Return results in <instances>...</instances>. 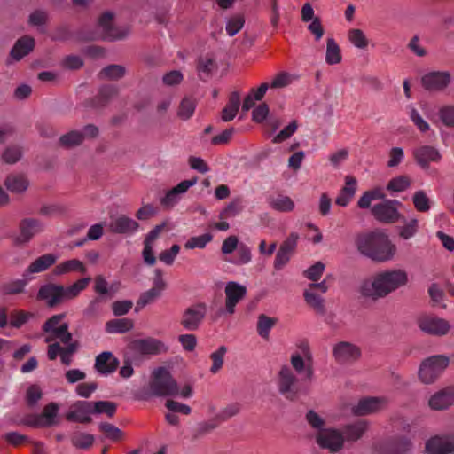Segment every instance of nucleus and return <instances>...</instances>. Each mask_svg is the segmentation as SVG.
I'll list each match as a JSON object with an SVG mask.
<instances>
[{
	"mask_svg": "<svg viewBox=\"0 0 454 454\" xmlns=\"http://www.w3.org/2000/svg\"><path fill=\"white\" fill-rule=\"evenodd\" d=\"M408 281V274L403 270L380 271L372 278L362 281L359 294L365 299L376 301L406 286Z\"/></svg>",
	"mask_w": 454,
	"mask_h": 454,
	"instance_id": "obj_1",
	"label": "nucleus"
},
{
	"mask_svg": "<svg viewBox=\"0 0 454 454\" xmlns=\"http://www.w3.org/2000/svg\"><path fill=\"white\" fill-rule=\"evenodd\" d=\"M355 245L362 255L375 262L389 261L396 251L388 236L379 231L358 233L355 238Z\"/></svg>",
	"mask_w": 454,
	"mask_h": 454,
	"instance_id": "obj_2",
	"label": "nucleus"
},
{
	"mask_svg": "<svg viewBox=\"0 0 454 454\" xmlns=\"http://www.w3.org/2000/svg\"><path fill=\"white\" fill-rule=\"evenodd\" d=\"M90 281V278H83L69 286L53 283L43 285L37 293V299L44 301L48 307L53 308L67 301L75 298Z\"/></svg>",
	"mask_w": 454,
	"mask_h": 454,
	"instance_id": "obj_3",
	"label": "nucleus"
},
{
	"mask_svg": "<svg viewBox=\"0 0 454 454\" xmlns=\"http://www.w3.org/2000/svg\"><path fill=\"white\" fill-rule=\"evenodd\" d=\"M179 395L177 382L165 367H159L153 372L148 390L143 391L139 395L141 400H148L153 396L167 397Z\"/></svg>",
	"mask_w": 454,
	"mask_h": 454,
	"instance_id": "obj_4",
	"label": "nucleus"
},
{
	"mask_svg": "<svg viewBox=\"0 0 454 454\" xmlns=\"http://www.w3.org/2000/svg\"><path fill=\"white\" fill-rule=\"evenodd\" d=\"M278 391L287 401L296 402L301 395L309 393V387L303 386L292 369L285 364L278 373Z\"/></svg>",
	"mask_w": 454,
	"mask_h": 454,
	"instance_id": "obj_5",
	"label": "nucleus"
},
{
	"mask_svg": "<svg viewBox=\"0 0 454 454\" xmlns=\"http://www.w3.org/2000/svg\"><path fill=\"white\" fill-rule=\"evenodd\" d=\"M114 12L110 11L103 12L98 17L97 27L98 28L102 41H121L126 39L130 34L129 27H117L114 25Z\"/></svg>",
	"mask_w": 454,
	"mask_h": 454,
	"instance_id": "obj_6",
	"label": "nucleus"
},
{
	"mask_svg": "<svg viewBox=\"0 0 454 454\" xmlns=\"http://www.w3.org/2000/svg\"><path fill=\"white\" fill-rule=\"evenodd\" d=\"M449 364V357L443 355L432 356L424 359L419 368V380L425 384L434 383Z\"/></svg>",
	"mask_w": 454,
	"mask_h": 454,
	"instance_id": "obj_7",
	"label": "nucleus"
},
{
	"mask_svg": "<svg viewBox=\"0 0 454 454\" xmlns=\"http://www.w3.org/2000/svg\"><path fill=\"white\" fill-rule=\"evenodd\" d=\"M207 307L204 302H197L187 307L182 313L180 325L189 332L197 331L206 318Z\"/></svg>",
	"mask_w": 454,
	"mask_h": 454,
	"instance_id": "obj_8",
	"label": "nucleus"
},
{
	"mask_svg": "<svg viewBox=\"0 0 454 454\" xmlns=\"http://www.w3.org/2000/svg\"><path fill=\"white\" fill-rule=\"evenodd\" d=\"M416 322L419 330L428 335L445 336L451 329L448 320L434 315H421Z\"/></svg>",
	"mask_w": 454,
	"mask_h": 454,
	"instance_id": "obj_9",
	"label": "nucleus"
},
{
	"mask_svg": "<svg viewBox=\"0 0 454 454\" xmlns=\"http://www.w3.org/2000/svg\"><path fill=\"white\" fill-rule=\"evenodd\" d=\"M343 434L340 430L329 427L316 434L315 439L317 445L331 453H337L344 448Z\"/></svg>",
	"mask_w": 454,
	"mask_h": 454,
	"instance_id": "obj_10",
	"label": "nucleus"
},
{
	"mask_svg": "<svg viewBox=\"0 0 454 454\" xmlns=\"http://www.w3.org/2000/svg\"><path fill=\"white\" fill-rule=\"evenodd\" d=\"M362 356L361 348L348 341H340L333 347V356L340 365L355 364Z\"/></svg>",
	"mask_w": 454,
	"mask_h": 454,
	"instance_id": "obj_11",
	"label": "nucleus"
},
{
	"mask_svg": "<svg viewBox=\"0 0 454 454\" xmlns=\"http://www.w3.org/2000/svg\"><path fill=\"white\" fill-rule=\"evenodd\" d=\"M451 82V75L447 71H433L421 77V85L428 92L443 91Z\"/></svg>",
	"mask_w": 454,
	"mask_h": 454,
	"instance_id": "obj_12",
	"label": "nucleus"
},
{
	"mask_svg": "<svg viewBox=\"0 0 454 454\" xmlns=\"http://www.w3.org/2000/svg\"><path fill=\"white\" fill-rule=\"evenodd\" d=\"M401 205L398 200H387L382 203L376 204L372 208L373 216L380 222L392 223L402 218L396 206Z\"/></svg>",
	"mask_w": 454,
	"mask_h": 454,
	"instance_id": "obj_13",
	"label": "nucleus"
},
{
	"mask_svg": "<svg viewBox=\"0 0 454 454\" xmlns=\"http://www.w3.org/2000/svg\"><path fill=\"white\" fill-rule=\"evenodd\" d=\"M19 231L16 243L25 245L43 231V224L36 218H24L19 224Z\"/></svg>",
	"mask_w": 454,
	"mask_h": 454,
	"instance_id": "obj_14",
	"label": "nucleus"
},
{
	"mask_svg": "<svg viewBox=\"0 0 454 454\" xmlns=\"http://www.w3.org/2000/svg\"><path fill=\"white\" fill-rule=\"evenodd\" d=\"M138 228L139 223L125 215L111 216L110 222L107 224V229L110 232L127 236L136 232Z\"/></svg>",
	"mask_w": 454,
	"mask_h": 454,
	"instance_id": "obj_15",
	"label": "nucleus"
},
{
	"mask_svg": "<svg viewBox=\"0 0 454 454\" xmlns=\"http://www.w3.org/2000/svg\"><path fill=\"white\" fill-rule=\"evenodd\" d=\"M224 292L226 311L229 314H233L236 305L246 296L247 287L238 282L229 281L226 283Z\"/></svg>",
	"mask_w": 454,
	"mask_h": 454,
	"instance_id": "obj_16",
	"label": "nucleus"
},
{
	"mask_svg": "<svg viewBox=\"0 0 454 454\" xmlns=\"http://www.w3.org/2000/svg\"><path fill=\"white\" fill-rule=\"evenodd\" d=\"M92 413V402L77 401L71 406L70 411L66 415V419L71 422L90 423L92 421L90 417Z\"/></svg>",
	"mask_w": 454,
	"mask_h": 454,
	"instance_id": "obj_17",
	"label": "nucleus"
},
{
	"mask_svg": "<svg viewBox=\"0 0 454 454\" xmlns=\"http://www.w3.org/2000/svg\"><path fill=\"white\" fill-rule=\"evenodd\" d=\"M416 163L423 169H427L431 162H439L442 155L438 149L431 145H421L413 150Z\"/></svg>",
	"mask_w": 454,
	"mask_h": 454,
	"instance_id": "obj_18",
	"label": "nucleus"
},
{
	"mask_svg": "<svg viewBox=\"0 0 454 454\" xmlns=\"http://www.w3.org/2000/svg\"><path fill=\"white\" fill-rule=\"evenodd\" d=\"M197 181L198 177L182 181L176 186L167 192L165 196L160 199V204L165 208L173 207L178 202L180 195L184 193L190 187L193 186Z\"/></svg>",
	"mask_w": 454,
	"mask_h": 454,
	"instance_id": "obj_19",
	"label": "nucleus"
},
{
	"mask_svg": "<svg viewBox=\"0 0 454 454\" xmlns=\"http://www.w3.org/2000/svg\"><path fill=\"white\" fill-rule=\"evenodd\" d=\"M426 450L429 454H452L454 452V438L450 436H434L426 443Z\"/></svg>",
	"mask_w": 454,
	"mask_h": 454,
	"instance_id": "obj_20",
	"label": "nucleus"
},
{
	"mask_svg": "<svg viewBox=\"0 0 454 454\" xmlns=\"http://www.w3.org/2000/svg\"><path fill=\"white\" fill-rule=\"evenodd\" d=\"M368 428L369 424L364 419H359L343 426L340 432L343 434L344 443H354L357 442L364 436Z\"/></svg>",
	"mask_w": 454,
	"mask_h": 454,
	"instance_id": "obj_21",
	"label": "nucleus"
},
{
	"mask_svg": "<svg viewBox=\"0 0 454 454\" xmlns=\"http://www.w3.org/2000/svg\"><path fill=\"white\" fill-rule=\"evenodd\" d=\"M386 401L380 397H366L361 399L356 405L351 409L353 414L356 416H366L380 411Z\"/></svg>",
	"mask_w": 454,
	"mask_h": 454,
	"instance_id": "obj_22",
	"label": "nucleus"
},
{
	"mask_svg": "<svg viewBox=\"0 0 454 454\" xmlns=\"http://www.w3.org/2000/svg\"><path fill=\"white\" fill-rule=\"evenodd\" d=\"M454 403V387H449L435 393L429 399L428 404L435 411L445 410Z\"/></svg>",
	"mask_w": 454,
	"mask_h": 454,
	"instance_id": "obj_23",
	"label": "nucleus"
},
{
	"mask_svg": "<svg viewBox=\"0 0 454 454\" xmlns=\"http://www.w3.org/2000/svg\"><path fill=\"white\" fill-rule=\"evenodd\" d=\"M119 366V360L110 351H104L97 356L95 360L96 371L103 375L113 373Z\"/></svg>",
	"mask_w": 454,
	"mask_h": 454,
	"instance_id": "obj_24",
	"label": "nucleus"
},
{
	"mask_svg": "<svg viewBox=\"0 0 454 454\" xmlns=\"http://www.w3.org/2000/svg\"><path fill=\"white\" fill-rule=\"evenodd\" d=\"M35 46V39L29 35H24L15 42L10 51V57L15 61H20L32 52Z\"/></svg>",
	"mask_w": 454,
	"mask_h": 454,
	"instance_id": "obj_25",
	"label": "nucleus"
},
{
	"mask_svg": "<svg viewBox=\"0 0 454 454\" xmlns=\"http://www.w3.org/2000/svg\"><path fill=\"white\" fill-rule=\"evenodd\" d=\"M160 341L154 339H140L133 340L129 349L134 354L154 355L159 353Z\"/></svg>",
	"mask_w": 454,
	"mask_h": 454,
	"instance_id": "obj_26",
	"label": "nucleus"
},
{
	"mask_svg": "<svg viewBox=\"0 0 454 454\" xmlns=\"http://www.w3.org/2000/svg\"><path fill=\"white\" fill-rule=\"evenodd\" d=\"M58 256L54 254H44L33 261L25 270V276L31 277L32 274L45 271L55 264Z\"/></svg>",
	"mask_w": 454,
	"mask_h": 454,
	"instance_id": "obj_27",
	"label": "nucleus"
},
{
	"mask_svg": "<svg viewBox=\"0 0 454 454\" xmlns=\"http://www.w3.org/2000/svg\"><path fill=\"white\" fill-rule=\"evenodd\" d=\"M4 185L12 193H22L28 188L29 181L23 174H10L4 180Z\"/></svg>",
	"mask_w": 454,
	"mask_h": 454,
	"instance_id": "obj_28",
	"label": "nucleus"
},
{
	"mask_svg": "<svg viewBox=\"0 0 454 454\" xmlns=\"http://www.w3.org/2000/svg\"><path fill=\"white\" fill-rule=\"evenodd\" d=\"M32 278V277L25 276L24 271L22 278L3 283L0 286L1 292L4 295L22 294L25 291V286Z\"/></svg>",
	"mask_w": 454,
	"mask_h": 454,
	"instance_id": "obj_29",
	"label": "nucleus"
},
{
	"mask_svg": "<svg viewBox=\"0 0 454 454\" xmlns=\"http://www.w3.org/2000/svg\"><path fill=\"white\" fill-rule=\"evenodd\" d=\"M411 441L405 437L391 439L385 443L386 454H406L411 450Z\"/></svg>",
	"mask_w": 454,
	"mask_h": 454,
	"instance_id": "obj_30",
	"label": "nucleus"
},
{
	"mask_svg": "<svg viewBox=\"0 0 454 454\" xmlns=\"http://www.w3.org/2000/svg\"><path fill=\"white\" fill-rule=\"evenodd\" d=\"M59 411V405L56 403H50L47 404L43 411L42 417L45 419V421L42 423L38 419L33 420H27L26 425L30 427L46 426L50 427L54 424V419L56 418Z\"/></svg>",
	"mask_w": 454,
	"mask_h": 454,
	"instance_id": "obj_31",
	"label": "nucleus"
},
{
	"mask_svg": "<svg viewBox=\"0 0 454 454\" xmlns=\"http://www.w3.org/2000/svg\"><path fill=\"white\" fill-rule=\"evenodd\" d=\"M240 106V95L238 91H233L229 97V101L222 111V120L225 122L232 121Z\"/></svg>",
	"mask_w": 454,
	"mask_h": 454,
	"instance_id": "obj_32",
	"label": "nucleus"
},
{
	"mask_svg": "<svg viewBox=\"0 0 454 454\" xmlns=\"http://www.w3.org/2000/svg\"><path fill=\"white\" fill-rule=\"evenodd\" d=\"M303 297L306 303L317 314L321 316L325 314L326 309L325 305V299L322 296L308 288L304 290Z\"/></svg>",
	"mask_w": 454,
	"mask_h": 454,
	"instance_id": "obj_33",
	"label": "nucleus"
},
{
	"mask_svg": "<svg viewBox=\"0 0 454 454\" xmlns=\"http://www.w3.org/2000/svg\"><path fill=\"white\" fill-rule=\"evenodd\" d=\"M269 206L274 210L279 212H290L294 208V203L288 196L278 194V196H270L267 199Z\"/></svg>",
	"mask_w": 454,
	"mask_h": 454,
	"instance_id": "obj_34",
	"label": "nucleus"
},
{
	"mask_svg": "<svg viewBox=\"0 0 454 454\" xmlns=\"http://www.w3.org/2000/svg\"><path fill=\"white\" fill-rule=\"evenodd\" d=\"M134 327V323L129 318L112 319L106 322V331L109 333H125Z\"/></svg>",
	"mask_w": 454,
	"mask_h": 454,
	"instance_id": "obj_35",
	"label": "nucleus"
},
{
	"mask_svg": "<svg viewBox=\"0 0 454 454\" xmlns=\"http://www.w3.org/2000/svg\"><path fill=\"white\" fill-rule=\"evenodd\" d=\"M197 106L196 99L192 96L184 97L178 106L176 115L183 121L189 120L194 114Z\"/></svg>",
	"mask_w": 454,
	"mask_h": 454,
	"instance_id": "obj_36",
	"label": "nucleus"
},
{
	"mask_svg": "<svg viewBox=\"0 0 454 454\" xmlns=\"http://www.w3.org/2000/svg\"><path fill=\"white\" fill-rule=\"evenodd\" d=\"M217 69L218 66L212 56L206 55L199 59L197 70L201 78L202 75H204L206 79L209 78Z\"/></svg>",
	"mask_w": 454,
	"mask_h": 454,
	"instance_id": "obj_37",
	"label": "nucleus"
},
{
	"mask_svg": "<svg viewBox=\"0 0 454 454\" xmlns=\"http://www.w3.org/2000/svg\"><path fill=\"white\" fill-rule=\"evenodd\" d=\"M291 364L297 373L305 372V380H312L314 370L311 364H305L304 359L300 354H294L291 356Z\"/></svg>",
	"mask_w": 454,
	"mask_h": 454,
	"instance_id": "obj_38",
	"label": "nucleus"
},
{
	"mask_svg": "<svg viewBox=\"0 0 454 454\" xmlns=\"http://www.w3.org/2000/svg\"><path fill=\"white\" fill-rule=\"evenodd\" d=\"M84 141V134L79 130H71L62 135L59 143L62 147L72 148L81 145Z\"/></svg>",
	"mask_w": 454,
	"mask_h": 454,
	"instance_id": "obj_39",
	"label": "nucleus"
},
{
	"mask_svg": "<svg viewBox=\"0 0 454 454\" xmlns=\"http://www.w3.org/2000/svg\"><path fill=\"white\" fill-rule=\"evenodd\" d=\"M53 271L55 275H63L71 271L85 273L86 268L80 260L72 259L59 263L54 268Z\"/></svg>",
	"mask_w": 454,
	"mask_h": 454,
	"instance_id": "obj_40",
	"label": "nucleus"
},
{
	"mask_svg": "<svg viewBox=\"0 0 454 454\" xmlns=\"http://www.w3.org/2000/svg\"><path fill=\"white\" fill-rule=\"evenodd\" d=\"M340 48L333 38L326 42L325 61L328 65L339 64L341 61Z\"/></svg>",
	"mask_w": 454,
	"mask_h": 454,
	"instance_id": "obj_41",
	"label": "nucleus"
},
{
	"mask_svg": "<svg viewBox=\"0 0 454 454\" xmlns=\"http://www.w3.org/2000/svg\"><path fill=\"white\" fill-rule=\"evenodd\" d=\"M94 442V435L88 433L76 432L71 436L72 445L77 449H89L93 445Z\"/></svg>",
	"mask_w": 454,
	"mask_h": 454,
	"instance_id": "obj_42",
	"label": "nucleus"
},
{
	"mask_svg": "<svg viewBox=\"0 0 454 454\" xmlns=\"http://www.w3.org/2000/svg\"><path fill=\"white\" fill-rule=\"evenodd\" d=\"M403 222V225L398 227V234L399 236L407 240L411 238L414 237L419 231V222L416 218H412L411 220H406L402 216L401 218Z\"/></svg>",
	"mask_w": 454,
	"mask_h": 454,
	"instance_id": "obj_43",
	"label": "nucleus"
},
{
	"mask_svg": "<svg viewBox=\"0 0 454 454\" xmlns=\"http://www.w3.org/2000/svg\"><path fill=\"white\" fill-rule=\"evenodd\" d=\"M278 319L275 317H270L264 314L258 316L257 321V332L258 334L263 338L268 339L270 329L276 325Z\"/></svg>",
	"mask_w": 454,
	"mask_h": 454,
	"instance_id": "obj_44",
	"label": "nucleus"
},
{
	"mask_svg": "<svg viewBox=\"0 0 454 454\" xmlns=\"http://www.w3.org/2000/svg\"><path fill=\"white\" fill-rule=\"evenodd\" d=\"M348 39L351 44L360 50H364L369 44V40L364 31L359 28H351L348 32Z\"/></svg>",
	"mask_w": 454,
	"mask_h": 454,
	"instance_id": "obj_45",
	"label": "nucleus"
},
{
	"mask_svg": "<svg viewBox=\"0 0 454 454\" xmlns=\"http://www.w3.org/2000/svg\"><path fill=\"white\" fill-rule=\"evenodd\" d=\"M217 419L213 418L208 421L199 423L192 432V440H197L215 429L219 426Z\"/></svg>",
	"mask_w": 454,
	"mask_h": 454,
	"instance_id": "obj_46",
	"label": "nucleus"
},
{
	"mask_svg": "<svg viewBox=\"0 0 454 454\" xmlns=\"http://www.w3.org/2000/svg\"><path fill=\"white\" fill-rule=\"evenodd\" d=\"M126 74V68L121 65L112 64L104 67L100 74L111 81L121 79Z\"/></svg>",
	"mask_w": 454,
	"mask_h": 454,
	"instance_id": "obj_47",
	"label": "nucleus"
},
{
	"mask_svg": "<svg viewBox=\"0 0 454 454\" xmlns=\"http://www.w3.org/2000/svg\"><path fill=\"white\" fill-rule=\"evenodd\" d=\"M411 184V178L408 176L401 175L392 178L387 184V190L401 192L408 189Z\"/></svg>",
	"mask_w": 454,
	"mask_h": 454,
	"instance_id": "obj_48",
	"label": "nucleus"
},
{
	"mask_svg": "<svg viewBox=\"0 0 454 454\" xmlns=\"http://www.w3.org/2000/svg\"><path fill=\"white\" fill-rule=\"evenodd\" d=\"M93 413L95 414H106L109 418L114 416L117 404L110 401H98L92 402Z\"/></svg>",
	"mask_w": 454,
	"mask_h": 454,
	"instance_id": "obj_49",
	"label": "nucleus"
},
{
	"mask_svg": "<svg viewBox=\"0 0 454 454\" xmlns=\"http://www.w3.org/2000/svg\"><path fill=\"white\" fill-rule=\"evenodd\" d=\"M106 301V297L96 296L90 301L88 307L84 309V316L87 317H98L102 312V305Z\"/></svg>",
	"mask_w": 454,
	"mask_h": 454,
	"instance_id": "obj_50",
	"label": "nucleus"
},
{
	"mask_svg": "<svg viewBox=\"0 0 454 454\" xmlns=\"http://www.w3.org/2000/svg\"><path fill=\"white\" fill-rule=\"evenodd\" d=\"M79 42L102 41L98 28L82 27L75 34Z\"/></svg>",
	"mask_w": 454,
	"mask_h": 454,
	"instance_id": "obj_51",
	"label": "nucleus"
},
{
	"mask_svg": "<svg viewBox=\"0 0 454 454\" xmlns=\"http://www.w3.org/2000/svg\"><path fill=\"white\" fill-rule=\"evenodd\" d=\"M22 157V150L18 145H11L4 149L2 153V160L6 164H15Z\"/></svg>",
	"mask_w": 454,
	"mask_h": 454,
	"instance_id": "obj_52",
	"label": "nucleus"
},
{
	"mask_svg": "<svg viewBox=\"0 0 454 454\" xmlns=\"http://www.w3.org/2000/svg\"><path fill=\"white\" fill-rule=\"evenodd\" d=\"M412 201L419 212H427L430 209V200L422 190L415 192L412 196Z\"/></svg>",
	"mask_w": 454,
	"mask_h": 454,
	"instance_id": "obj_53",
	"label": "nucleus"
},
{
	"mask_svg": "<svg viewBox=\"0 0 454 454\" xmlns=\"http://www.w3.org/2000/svg\"><path fill=\"white\" fill-rule=\"evenodd\" d=\"M242 209V200L240 198H236L221 211L219 217L221 219L233 217L240 213Z\"/></svg>",
	"mask_w": 454,
	"mask_h": 454,
	"instance_id": "obj_54",
	"label": "nucleus"
},
{
	"mask_svg": "<svg viewBox=\"0 0 454 454\" xmlns=\"http://www.w3.org/2000/svg\"><path fill=\"white\" fill-rule=\"evenodd\" d=\"M306 421L308 424L317 431L316 434H319L321 430H325L326 427L325 419L315 411L309 410L305 415Z\"/></svg>",
	"mask_w": 454,
	"mask_h": 454,
	"instance_id": "obj_55",
	"label": "nucleus"
},
{
	"mask_svg": "<svg viewBox=\"0 0 454 454\" xmlns=\"http://www.w3.org/2000/svg\"><path fill=\"white\" fill-rule=\"evenodd\" d=\"M245 24V18L243 15L237 14L230 18L226 23V32L230 36L235 35L239 33Z\"/></svg>",
	"mask_w": 454,
	"mask_h": 454,
	"instance_id": "obj_56",
	"label": "nucleus"
},
{
	"mask_svg": "<svg viewBox=\"0 0 454 454\" xmlns=\"http://www.w3.org/2000/svg\"><path fill=\"white\" fill-rule=\"evenodd\" d=\"M212 239L213 236L210 233L192 237L184 244V247L187 249L204 248L206 245L212 240Z\"/></svg>",
	"mask_w": 454,
	"mask_h": 454,
	"instance_id": "obj_57",
	"label": "nucleus"
},
{
	"mask_svg": "<svg viewBox=\"0 0 454 454\" xmlns=\"http://www.w3.org/2000/svg\"><path fill=\"white\" fill-rule=\"evenodd\" d=\"M161 293L159 291L151 288L146 292H144L140 294L139 299L137 301V308L135 311L137 312L139 309L144 308L149 303L153 302L157 298L160 296Z\"/></svg>",
	"mask_w": 454,
	"mask_h": 454,
	"instance_id": "obj_58",
	"label": "nucleus"
},
{
	"mask_svg": "<svg viewBox=\"0 0 454 454\" xmlns=\"http://www.w3.org/2000/svg\"><path fill=\"white\" fill-rule=\"evenodd\" d=\"M252 260L251 249L247 245L241 243L239 244L237 250L236 258L231 261V263L235 265H243L247 264Z\"/></svg>",
	"mask_w": 454,
	"mask_h": 454,
	"instance_id": "obj_59",
	"label": "nucleus"
},
{
	"mask_svg": "<svg viewBox=\"0 0 454 454\" xmlns=\"http://www.w3.org/2000/svg\"><path fill=\"white\" fill-rule=\"evenodd\" d=\"M227 352V348L225 346H221L219 348L213 352L210 355V358L212 359V366L210 368V372L212 373H216L220 371L223 364V358Z\"/></svg>",
	"mask_w": 454,
	"mask_h": 454,
	"instance_id": "obj_60",
	"label": "nucleus"
},
{
	"mask_svg": "<svg viewBox=\"0 0 454 454\" xmlns=\"http://www.w3.org/2000/svg\"><path fill=\"white\" fill-rule=\"evenodd\" d=\"M298 129V123L296 121H291L286 127H285L282 130L279 131L278 134H277L273 139L272 142L274 144H280L286 139L290 138L294 132Z\"/></svg>",
	"mask_w": 454,
	"mask_h": 454,
	"instance_id": "obj_61",
	"label": "nucleus"
},
{
	"mask_svg": "<svg viewBox=\"0 0 454 454\" xmlns=\"http://www.w3.org/2000/svg\"><path fill=\"white\" fill-rule=\"evenodd\" d=\"M118 94V88L114 85H105L99 89L98 100H101L100 106H106L110 99Z\"/></svg>",
	"mask_w": 454,
	"mask_h": 454,
	"instance_id": "obj_62",
	"label": "nucleus"
},
{
	"mask_svg": "<svg viewBox=\"0 0 454 454\" xmlns=\"http://www.w3.org/2000/svg\"><path fill=\"white\" fill-rule=\"evenodd\" d=\"M98 427H99V430L101 432H103L104 434H106V437H108L109 439L113 440V441H118L120 440L123 434L122 432L120 430V428H118L117 427H115L114 425L113 424H110V423H107V422H102L98 425Z\"/></svg>",
	"mask_w": 454,
	"mask_h": 454,
	"instance_id": "obj_63",
	"label": "nucleus"
},
{
	"mask_svg": "<svg viewBox=\"0 0 454 454\" xmlns=\"http://www.w3.org/2000/svg\"><path fill=\"white\" fill-rule=\"evenodd\" d=\"M240 411V404L231 403L215 415V419L219 423L223 422L233 416H236Z\"/></svg>",
	"mask_w": 454,
	"mask_h": 454,
	"instance_id": "obj_64",
	"label": "nucleus"
}]
</instances>
